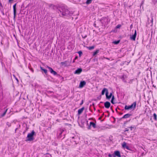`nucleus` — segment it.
I'll return each mask as SVG.
<instances>
[{
  "label": "nucleus",
  "instance_id": "24",
  "mask_svg": "<svg viewBox=\"0 0 157 157\" xmlns=\"http://www.w3.org/2000/svg\"><path fill=\"white\" fill-rule=\"evenodd\" d=\"M153 119L154 120H155V121L157 120V115H156V114L155 113H154V114L153 115Z\"/></svg>",
  "mask_w": 157,
  "mask_h": 157
},
{
  "label": "nucleus",
  "instance_id": "21",
  "mask_svg": "<svg viewBox=\"0 0 157 157\" xmlns=\"http://www.w3.org/2000/svg\"><path fill=\"white\" fill-rule=\"evenodd\" d=\"M40 69L43 71L45 73V74H47V70L46 69H44L42 67H40Z\"/></svg>",
  "mask_w": 157,
  "mask_h": 157
},
{
  "label": "nucleus",
  "instance_id": "15",
  "mask_svg": "<svg viewBox=\"0 0 157 157\" xmlns=\"http://www.w3.org/2000/svg\"><path fill=\"white\" fill-rule=\"evenodd\" d=\"M86 84V82L85 81H81L80 83L79 87L80 88L83 87Z\"/></svg>",
  "mask_w": 157,
  "mask_h": 157
},
{
  "label": "nucleus",
  "instance_id": "22",
  "mask_svg": "<svg viewBox=\"0 0 157 157\" xmlns=\"http://www.w3.org/2000/svg\"><path fill=\"white\" fill-rule=\"evenodd\" d=\"M93 0H87L86 2V3L87 5H89L90 4L92 3Z\"/></svg>",
  "mask_w": 157,
  "mask_h": 157
},
{
  "label": "nucleus",
  "instance_id": "29",
  "mask_svg": "<svg viewBox=\"0 0 157 157\" xmlns=\"http://www.w3.org/2000/svg\"><path fill=\"white\" fill-rule=\"evenodd\" d=\"M108 157H115V156H114V153L113 154H109L108 155Z\"/></svg>",
  "mask_w": 157,
  "mask_h": 157
},
{
  "label": "nucleus",
  "instance_id": "25",
  "mask_svg": "<svg viewBox=\"0 0 157 157\" xmlns=\"http://www.w3.org/2000/svg\"><path fill=\"white\" fill-rule=\"evenodd\" d=\"M7 109H6V110L1 115V117H4L6 114V113L7 112Z\"/></svg>",
  "mask_w": 157,
  "mask_h": 157
},
{
  "label": "nucleus",
  "instance_id": "32",
  "mask_svg": "<svg viewBox=\"0 0 157 157\" xmlns=\"http://www.w3.org/2000/svg\"><path fill=\"white\" fill-rule=\"evenodd\" d=\"M125 148L126 149H127L128 150H130L129 147L127 145V146L125 147Z\"/></svg>",
  "mask_w": 157,
  "mask_h": 157
},
{
  "label": "nucleus",
  "instance_id": "3",
  "mask_svg": "<svg viewBox=\"0 0 157 157\" xmlns=\"http://www.w3.org/2000/svg\"><path fill=\"white\" fill-rule=\"evenodd\" d=\"M105 93L106 98H114V96L112 95V93L111 92L110 93L108 92L107 88H104L102 91L101 95H104Z\"/></svg>",
  "mask_w": 157,
  "mask_h": 157
},
{
  "label": "nucleus",
  "instance_id": "1",
  "mask_svg": "<svg viewBox=\"0 0 157 157\" xmlns=\"http://www.w3.org/2000/svg\"><path fill=\"white\" fill-rule=\"evenodd\" d=\"M59 12L62 14L63 16L68 17L70 15V11L66 8L64 7H61L58 10Z\"/></svg>",
  "mask_w": 157,
  "mask_h": 157
},
{
  "label": "nucleus",
  "instance_id": "8",
  "mask_svg": "<svg viewBox=\"0 0 157 157\" xmlns=\"http://www.w3.org/2000/svg\"><path fill=\"white\" fill-rule=\"evenodd\" d=\"M47 68L49 69V71L51 74H53L54 75H56L57 74V72L54 71L51 67L48 66H47Z\"/></svg>",
  "mask_w": 157,
  "mask_h": 157
},
{
  "label": "nucleus",
  "instance_id": "31",
  "mask_svg": "<svg viewBox=\"0 0 157 157\" xmlns=\"http://www.w3.org/2000/svg\"><path fill=\"white\" fill-rule=\"evenodd\" d=\"M135 128V126L133 125V126H131V127H130L129 128H130V130L131 131H132V129L134 128Z\"/></svg>",
  "mask_w": 157,
  "mask_h": 157
},
{
  "label": "nucleus",
  "instance_id": "16",
  "mask_svg": "<svg viewBox=\"0 0 157 157\" xmlns=\"http://www.w3.org/2000/svg\"><path fill=\"white\" fill-rule=\"evenodd\" d=\"M130 105V107H131V108H132V110H134L135 109L136 106V101L134 102L132 104Z\"/></svg>",
  "mask_w": 157,
  "mask_h": 157
},
{
  "label": "nucleus",
  "instance_id": "35",
  "mask_svg": "<svg viewBox=\"0 0 157 157\" xmlns=\"http://www.w3.org/2000/svg\"><path fill=\"white\" fill-rule=\"evenodd\" d=\"M97 127H96V128L95 129H96V130H98L100 128V127L98 125H97Z\"/></svg>",
  "mask_w": 157,
  "mask_h": 157
},
{
  "label": "nucleus",
  "instance_id": "10",
  "mask_svg": "<svg viewBox=\"0 0 157 157\" xmlns=\"http://www.w3.org/2000/svg\"><path fill=\"white\" fill-rule=\"evenodd\" d=\"M136 36V30H135L134 33L133 35L130 36V39L131 40L135 41Z\"/></svg>",
  "mask_w": 157,
  "mask_h": 157
},
{
  "label": "nucleus",
  "instance_id": "38",
  "mask_svg": "<svg viewBox=\"0 0 157 157\" xmlns=\"http://www.w3.org/2000/svg\"><path fill=\"white\" fill-rule=\"evenodd\" d=\"M130 120H129L128 121H125L124 122V124H127V123L128 122V121H130Z\"/></svg>",
  "mask_w": 157,
  "mask_h": 157
},
{
  "label": "nucleus",
  "instance_id": "4",
  "mask_svg": "<svg viewBox=\"0 0 157 157\" xmlns=\"http://www.w3.org/2000/svg\"><path fill=\"white\" fill-rule=\"evenodd\" d=\"M36 134L35 132L33 130L32 132L28 134L26 141H32L34 140L33 136Z\"/></svg>",
  "mask_w": 157,
  "mask_h": 157
},
{
  "label": "nucleus",
  "instance_id": "17",
  "mask_svg": "<svg viewBox=\"0 0 157 157\" xmlns=\"http://www.w3.org/2000/svg\"><path fill=\"white\" fill-rule=\"evenodd\" d=\"M132 115L131 114L127 113L124 115L121 118H127L130 117Z\"/></svg>",
  "mask_w": 157,
  "mask_h": 157
},
{
  "label": "nucleus",
  "instance_id": "23",
  "mask_svg": "<svg viewBox=\"0 0 157 157\" xmlns=\"http://www.w3.org/2000/svg\"><path fill=\"white\" fill-rule=\"evenodd\" d=\"M99 52V50H96L95 52H94L93 55L94 56H95Z\"/></svg>",
  "mask_w": 157,
  "mask_h": 157
},
{
  "label": "nucleus",
  "instance_id": "7",
  "mask_svg": "<svg viewBox=\"0 0 157 157\" xmlns=\"http://www.w3.org/2000/svg\"><path fill=\"white\" fill-rule=\"evenodd\" d=\"M100 21L102 25H107L108 22V18L106 17H103L100 20Z\"/></svg>",
  "mask_w": 157,
  "mask_h": 157
},
{
  "label": "nucleus",
  "instance_id": "48",
  "mask_svg": "<svg viewBox=\"0 0 157 157\" xmlns=\"http://www.w3.org/2000/svg\"><path fill=\"white\" fill-rule=\"evenodd\" d=\"M87 36H84V38H85Z\"/></svg>",
  "mask_w": 157,
  "mask_h": 157
},
{
  "label": "nucleus",
  "instance_id": "49",
  "mask_svg": "<svg viewBox=\"0 0 157 157\" xmlns=\"http://www.w3.org/2000/svg\"><path fill=\"white\" fill-rule=\"evenodd\" d=\"M153 86L154 87H155V86H154V85H153Z\"/></svg>",
  "mask_w": 157,
  "mask_h": 157
},
{
  "label": "nucleus",
  "instance_id": "18",
  "mask_svg": "<svg viewBox=\"0 0 157 157\" xmlns=\"http://www.w3.org/2000/svg\"><path fill=\"white\" fill-rule=\"evenodd\" d=\"M84 109V107H82L81 108L79 109L78 110V115H80V114H81L83 112Z\"/></svg>",
  "mask_w": 157,
  "mask_h": 157
},
{
  "label": "nucleus",
  "instance_id": "36",
  "mask_svg": "<svg viewBox=\"0 0 157 157\" xmlns=\"http://www.w3.org/2000/svg\"><path fill=\"white\" fill-rule=\"evenodd\" d=\"M83 102H84V101H83V100H82L81 102V103H80V105H82L83 103Z\"/></svg>",
  "mask_w": 157,
  "mask_h": 157
},
{
  "label": "nucleus",
  "instance_id": "20",
  "mask_svg": "<svg viewBox=\"0 0 157 157\" xmlns=\"http://www.w3.org/2000/svg\"><path fill=\"white\" fill-rule=\"evenodd\" d=\"M125 110H129V109H132V108L130 107V105H125L124 108Z\"/></svg>",
  "mask_w": 157,
  "mask_h": 157
},
{
  "label": "nucleus",
  "instance_id": "28",
  "mask_svg": "<svg viewBox=\"0 0 157 157\" xmlns=\"http://www.w3.org/2000/svg\"><path fill=\"white\" fill-rule=\"evenodd\" d=\"M127 146L125 142H124L122 144V146L123 147L125 148Z\"/></svg>",
  "mask_w": 157,
  "mask_h": 157
},
{
  "label": "nucleus",
  "instance_id": "6",
  "mask_svg": "<svg viewBox=\"0 0 157 157\" xmlns=\"http://www.w3.org/2000/svg\"><path fill=\"white\" fill-rule=\"evenodd\" d=\"M71 59L68 60L64 62H61V64L65 67H67L71 66Z\"/></svg>",
  "mask_w": 157,
  "mask_h": 157
},
{
  "label": "nucleus",
  "instance_id": "11",
  "mask_svg": "<svg viewBox=\"0 0 157 157\" xmlns=\"http://www.w3.org/2000/svg\"><path fill=\"white\" fill-rule=\"evenodd\" d=\"M16 3H15L13 6V18L14 19L15 18L16 14Z\"/></svg>",
  "mask_w": 157,
  "mask_h": 157
},
{
  "label": "nucleus",
  "instance_id": "13",
  "mask_svg": "<svg viewBox=\"0 0 157 157\" xmlns=\"http://www.w3.org/2000/svg\"><path fill=\"white\" fill-rule=\"evenodd\" d=\"M114 156L115 157L116 156L118 157H121L120 152L119 151H116L114 152Z\"/></svg>",
  "mask_w": 157,
  "mask_h": 157
},
{
  "label": "nucleus",
  "instance_id": "5",
  "mask_svg": "<svg viewBox=\"0 0 157 157\" xmlns=\"http://www.w3.org/2000/svg\"><path fill=\"white\" fill-rule=\"evenodd\" d=\"M70 142V141L69 140H67L66 143H67L68 144L66 143V144L68 145H70V144H69V142ZM71 142L73 144H77L78 143V138H75V137H73L71 139Z\"/></svg>",
  "mask_w": 157,
  "mask_h": 157
},
{
  "label": "nucleus",
  "instance_id": "41",
  "mask_svg": "<svg viewBox=\"0 0 157 157\" xmlns=\"http://www.w3.org/2000/svg\"><path fill=\"white\" fill-rule=\"evenodd\" d=\"M31 71L33 72V69H31Z\"/></svg>",
  "mask_w": 157,
  "mask_h": 157
},
{
  "label": "nucleus",
  "instance_id": "42",
  "mask_svg": "<svg viewBox=\"0 0 157 157\" xmlns=\"http://www.w3.org/2000/svg\"><path fill=\"white\" fill-rule=\"evenodd\" d=\"M140 147H141L142 149H143V150H144L145 151H145V150L144 149V148L143 147H142L141 146H140Z\"/></svg>",
  "mask_w": 157,
  "mask_h": 157
},
{
  "label": "nucleus",
  "instance_id": "51",
  "mask_svg": "<svg viewBox=\"0 0 157 157\" xmlns=\"http://www.w3.org/2000/svg\"><path fill=\"white\" fill-rule=\"evenodd\" d=\"M156 2H157V0H156Z\"/></svg>",
  "mask_w": 157,
  "mask_h": 157
},
{
  "label": "nucleus",
  "instance_id": "14",
  "mask_svg": "<svg viewBox=\"0 0 157 157\" xmlns=\"http://www.w3.org/2000/svg\"><path fill=\"white\" fill-rule=\"evenodd\" d=\"M104 105L105 108H109L110 107V103L109 101H106L105 102Z\"/></svg>",
  "mask_w": 157,
  "mask_h": 157
},
{
  "label": "nucleus",
  "instance_id": "47",
  "mask_svg": "<svg viewBox=\"0 0 157 157\" xmlns=\"http://www.w3.org/2000/svg\"><path fill=\"white\" fill-rule=\"evenodd\" d=\"M151 21L152 23V22H153V19L152 18V19H151Z\"/></svg>",
  "mask_w": 157,
  "mask_h": 157
},
{
  "label": "nucleus",
  "instance_id": "44",
  "mask_svg": "<svg viewBox=\"0 0 157 157\" xmlns=\"http://www.w3.org/2000/svg\"><path fill=\"white\" fill-rule=\"evenodd\" d=\"M18 129L17 128L15 129V132L16 133L17 130Z\"/></svg>",
  "mask_w": 157,
  "mask_h": 157
},
{
  "label": "nucleus",
  "instance_id": "50",
  "mask_svg": "<svg viewBox=\"0 0 157 157\" xmlns=\"http://www.w3.org/2000/svg\"><path fill=\"white\" fill-rule=\"evenodd\" d=\"M0 5H1V3L0 2Z\"/></svg>",
  "mask_w": 157,
  "mask_h": 157
},
{
  "label": "nucleus",
  "instance_id": "33",
  "mask_svg": "<svg viewBox=\"0 0 157 157\" xmlns=\"http://www.w3.org/2000/svg\"><path fill=\"white\" fill-rule=\"evenodd\" d=\"M78 53L79 54V56H81V55L82 54V52L81 51H79L78 52Z\"/></svg>",
  "mask_w": 157,
  "mask_h": 157
},
{
  "label": "nucleus",
  "instance_id": "37",
  "mask_svg": "<svg viewBox=\"0 0 157 157\" xmlns=\"http://www.w3.org/2000/svg\"><path fill=\"white\" fill-rule=\"evenodd\" d=\"M128 130H128V128H126L125 129V130H124V132H127V131H128Z\"/></svg>",
  "mask_w": 157,
  "mask_h": 157
},
{
  "label": "nucleus",
  "instance_id": "9",
  "mask_svg": "<svg viewBox=\"0 0 157 157\" xmlns=\"http://www.w3.org/2000/svg\"><path fill=\"white\" fill-rule=\"evenodd\" d=\"M90 127H93L94 128H95L96 127H97V125L94 122H91L90 123V125L88 128L89 129H90Z\"/></svg>",
  "mask_w": 157,
  "mask_h": 157
},
{
  "label": "nucleus",
  "instance_id": "45",
  "mask_svg": "<svg viewBox=\"0 0 157 157\" xmlns=\"http://www.w3.org/2000/svg\"><path fill=\"white\" fill-rule=\"evenodd\" d=\"M104 58H105V59H107L109 60V58H105V57Z\"/></svg>",
  "mask_w": 157,
  "mask_h": 157
},
{
  "label": "nucleus",
  "instance_id": "2",
  "mask_svg": "<svg viewBox=\"0 0 157 157\" xmlns=\"http://www.w3.org/2000/svg\"><path fill=\"white\" fill-rule=\"evenodd\" d=\"M65 129L60 128L58 129L57 131L56 136L58 139H63L64 138L65 135Z\"/></svg>",
  "mask_w": 157,
  "mask_h": 157
},
{
  "label": "nucleus",
  "instance_id": "43",
  "mask_svg": "<svg viewBox=\"0 0 157 157\" xmlns=\"http://www.w3.org/2000/svg\"><path fill=\"white\" fill-rule=\"evenodd\" d=\"M123 114V113H119V114L120 115H122Z\"/></svg>",
  "mask_w": 157,
  "mask_h": 157
},
{
  "label": "nucleus",
  "instance_id": "34",
  "mask_svg": "<svg viewBox=\"0 0 157 157\" xmlns=\"http://www.w3.org/2000/svg\"><path fill=\"white\" fill-rule=\"evenodd\" d=\"M121 26V25H117L116 27V28H119Z\"/></svg>",
  "mask_w": 157,
  "mask_h": 157
},
{
  "label": "nucleus",
  "instance_id": "30",
  "mask_svg": "<svg viewBox=\"0 0 157 157\" xmlns=\"http://www.w3.org/2000/svg\"><path fill=\"white\" fill-rule=\"evenodd\" d=\"M111 99V102L113 104H114L116 103V102L114 101V99Z\"/></svg>",
  "mask_w": 157,
  "mask_h": 157
},
{
  "label": "nucleus",
  "instance_id": "26",
  "mask_svg": "<svg viewBox=\"0 0 157 157\" xmlns=\"http://www.w3.org/2000/svg\"><path fill=\"white\" fill-rule=\"evenodd\" d=\"M94 46H90L87 47V48L88 49H89V50H91L93 49H94Z\"/></svg>",
  "mask_w": 157,
  "mask_h": 157
},
{
  "label": "nucleus",
  "instance_id": "39",
  "mask_svg": "<svg viewBox=\"0 0 157 157\" xmlns=\"http://www.w3.org/2000/svg\"><path fill=\"white\" fill-rule=\"evenodd\" d=\"M20 128V124H19V125H18V126H17V129H19V128Z\"/></svg>",
  "mask_w": 157,
  "mask_h": 157
},
{
  "label": "nucleus",
  "instance_id": "12",
  "mask_svg": "<svg viewBox=\"0 0 157 157\" xmlns=\"http://www.w3.org/2000/svg\"><path fill=\"white\" fill-rule=\"evenodd\" d=\"M82 70L81 68H80L77 69L74 72L75 74H79L82 71Z\"/></svg>",
  "mask_w": 157,
  "mask_h": 157
},
{
  "label": "nucleus",
  "instance_id": "19",
  "mask_svg": "<svg viewBox=\"0 0 157 157\" xmlns=\"http://www.w3.org/2000/svg\"><path fill=\"white\" fill-rule=\"evenodd\" d=\"M49 7L53 10H55L57 8V6L52 4H49Z\"/></svg>",
  "mask_w": 157,
  "mask_h": 157
},
{
  "label": "nucleus",
  "instance_id": "27",
  "mask_svg": "<svg viewBox=\"0 0 157 157\" xmlns=\"http://www.w3.org/2000/svg\"><path fill=\"white\" fill-rule=\"evenodd\" d=\"M120 40H118L117 41H113V43L115 44H117L119 43L120 42Z\"/></svg>",
  "mask_w": 157,
  "mask_h": 157
},
{
  "label": "nucleus",
  "instance_id": "40",
  "mask_svg": "<svg viewBox=\"0 0 157 157\" xmlns=\"http://www.w3.org/2000/svg\"><path fill=\"white\" fill-rule=\"evenodd\" d=\"M145 154H144V152H143V153H142V154H141V155H142V156H143V155H145Z\"/></svg>",
  "mask_w": 157,
  "mask_h": 157
},
{
  "label": "nucleus",
  "instance_id": "46",
  "mask_svg": "<svg viewBox=\"0 0 157 157\" xmlns=\"http://www.w3.org/2000/svg\"><path fill=\"white\" fill-rule=\"evenodd\" d=\"M13 0H9V2H11V1H13Z\"/></svg>",
  "mask_w": 157,
  "mask_h": 157
}]
</instances>
